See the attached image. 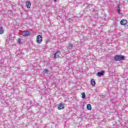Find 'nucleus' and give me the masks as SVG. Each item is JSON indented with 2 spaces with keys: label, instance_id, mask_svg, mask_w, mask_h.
Listing matches in <instances>:
<instances>
[{
  "label": "nucleus",
  "instance_id": "nucleus-7",
  "mask_svg": "<svg viewBox=\"0 0 128 128\" xmlns=\"http://www.w3.org/2000/svg\"><path fill=\"white\" fill-rule=\"evenodd\" d=\"M104 74V71H100L97 73L98 76H102Z\"/></svg>",
  "mask_w": 128,
  "mask_h": 128
},
{
  "label": "nucleus",
  "instance_id": "nucleus-9",
  "mask_svg": "<svg viewBox=\"0 0 128 128\" xmlns=\"http://www.w3.org/2000/svg\"><path fill=\"white\" fill-rule=\"evenodd\" d=\"M4 32V28L2 26H0V34H2Z\"/></svg>",
  "mask_w": 128,
  "mask_h": 128
},
{
  "label": "nucleus",
  "instance_id": "nucleus-8",
  "mask_svg": "<svg viewBox=\"0 0 128 128\" xmlns=\"http://www.w3.org/2000/svg\"><path fill=\"white\" fill-rule=\"evenodd\" d=\"M31 6H32V4L30 3V2L27 0L26 2V6L27 8H30Z\"/></svg>",
  "mask_w": 128,
  "mask_h": 128
},
{
  "label": "nucleus",
  "instance_id": "nucleus-6",
  "mask_svg": "<svg viewBox=\"0 0 128 128\" xmlns=\"http://www.w3.org/2000/svg\"><path fill=\"white\" fill-rule=\"evenodd\" d=\"M127 22H128V21H126V20L124 19L121 20L120 22V24L122 26H126V24Z\"/></svg>",
  "mask_w": 128,
  "mask_h": 128
},
{
  "label": "nucleus",
  "instance_id": "nucleus-11",
  "mask_svg": "<svg viewBox=\"0 0 128 128\" xmlns=\"http://www.w3.org/2000/svg\"><path fill=\"white\" fill-rule=\"evenodd\" d=\"M90 84H91V86H96V81H94V80L92 79L91 80Z\"/></svg>",
  "mask_w": 128,
  "mask_h": 128
},
{
  "label": "nucleus",
  "instance_id": "nucleus-18",
  "mask_svg": "<svg viewBox=\"0 0 128 128\" xmlns=\"http://www.w3.org/2000/svg\"><path fill=\"white\" fill-rule=\"evenodd\" d=\"M48 40H46V44H48Z\"/></svg>",
  "mask_w": 128,
  "mask_h": 128
},
{
  "label": "nucleus",
  "instance_id": "nucleus-15",
  "mask_svg": "<svg viewBox=\"0 0 128 128\" xmlns=\"http://www.w3.org/2000/svg\"><path fill=\"white\" fill-rule=\"evenodd\" d=\"M18 44H21L20 38H18Z\"/></svg>",
  "mask_w": 128,
  "mask_h": 128
},
{
  "label": "nucleus",
  "instance_id": "nucleus-5",
  "mask_svg": "<svg viewBox=\"0 0 128 128\" xmlns=\"http://www.w3.org/2000/svg\"><path fill=\"white\" fill-rule=\"evenodd\" d=\"M60 50H57V52L54 54V58L56 59L57 58H58L60 56Z\"/></svg>",
  "mask_w": 128,
  "mask_h": 128
},
{
  "label": "nucleus",
  "instance_id": "nucleus-4",
  "mask_svg": "<svg viewBox=\"0 0 128 128\" xmlns=\"http://www.w3.org/2000/svg\"><path fill=\"white\" fill-rule=\"evenodd\" d=\"M64 104H62V102L60 103L58 105V109L59 110H64Z\"/></svg>",
  "mask_w": 128,
  "mask_h": 128
},
{
  "label": "nucleus",
  "instance_id": "nucleus-16",
  "mask_svg": "<svg viewBox=\"0 0 128 128\" xmlns=\"http://www.w3.org/2000/svg\"><path fill=\"white\" fill-rule=\"evenodd\" d=\"M118 14H120V9L118 8Z\"/></svg>",
  "mask_w": 128,
  "mask_h": 128
},
{
  "label": "nucleus",
  "instance_id": "nucleus-2",
  "mask_svg": "<svg viewBox=\"0 0 128 128\" xmlns=\"http://www.w3.org/2000/svg\"><path fill=\"white\" fill-rule=\"evenodd\" d=\"M36 42L38 44H40L42 42V36L38 35L36 37Z\"/></svg>",
  "mask_w": 128,
  "mask_h": 128
},
{
  "label": "nucleus",
  "instance_id": "nucleus-20",
  "mask_svg": "<svg viewBox=\"0 0 128 128\" xmlns=\"http://www.w3.org/2000/svg\"><path fill=\"white\" fill-rule=\"evenodd\" d=\"M54 2H56V0H54Z\"/></svg>",
  "mask_w": 128,
  "mask_h": 128
},
{
  "label": "nucleus",
  "instance_id": "nucleus-17",
  "mask_svg": "<svg viewBox=\"0 0 128 128\" xmlns=\"http://www.w3.org/2000/svg\"><path fill=\"white\" fill-rule=\"evenodd\" d=\"M90 4H88V6H88V8H90Z\"/></svg>",
  "mask_w": 128,
  "mask_h": 128
},
{
  "label": "nucleus",
  "instance_id": "nucleus-3",
  "mask_svg": "<svg viewBox=\"0 0 128 128\" xmlns=\"http://www.w3.org/2000/svg\"><path fill=\"white\" fill-rule=\"evenodd\" d=\"M22 35L24 36H28L30 35V32L28 30H24L22 32Z\"/></svg>",
  "mask_w": 128,
  "mask_h": 128
},
{
  "label": "nucleus",
  "instance_id": "nucleus-10",
  "mask_svg": "<svg viewBox=\"0 0 128 128\" xmlns=\"http://www.w3.org/2000/svg\"><path fill=\"white\" fill-rule=\"evenodd\" d=\"M86 108L88 110H92V105L90 104H87Z\"/></svg>",
  "mask_w": 128,
  "mask_h": 128
},
{
  "label": "nucleus",
  "instance_id": "nucleus-19",
  "mask_svg": "<svg viewBox=\"0 0 128 128\" xmlns=\"http://www.w3.org/2000/svg\"><path fill=\"white\" fill-rule=\"evenodd\" d=\"M2 67V63H0V68Z\"/></svg>",
  "mask_w": 128,
  "mask_h": 128
},
{
  "label": "nucleus",
  "instance_id": "nucleus-13",
  "mask_svg": "<svg viewBox=\"0 0 128 128\" xmlns=\"http://www.w3.org/2000/svg\"><path fill=\"white\" fill-rule=\"evenodd\" d=\"M43 72L44 74H48V70L47 69H46L44 70V71H43Z\"/></svg>",
  "mask_w": 128,
  "mask_h": 128
},
{
  "label": "nucleus",
  "instance_id": "nucleus-1",
  "mask_svg": "<svg viewBox=\"0 0 128 128\" xmlns=\"http://www.w3.org/2000/svg\"><path fill=\"white\" fill-rule=\"evenodd\" d=\"M124 56L120 54L116 55L114 57V60L116 62H120L121 60H124Z\"/></svg>",
  "mask_w": 128,
  "mask_h": 128
},
{
  "label": "nucleus",
  "instance_id": "nucleus-14",
  "mask_svg": "<svg viewBox=\"0 0 128 128\" xmlns=\"http://www.w3.org/2000/svg\"><path fill=\"white\" fill-rule=\"evenodd\" d=\"M73 46H72V44H69V48H72Z\"/></svg>",
  "mask_w": 128,
  "mask_h": 128
},
{
  "label": "nucleus",
  "instance_id": "nucleus-12",
  "mask_svg": "<svg viewBox=\"0 0 128 128\" xmlns=\"http://www.w3.org/2000/svg\"><path fill=\"white\" fill-rule=\"evenodd\" d=\"M82 98H83V99L86 98V93L82 92Z\"/></svg>",
  "mask_w": 128,
  "mask_h": 128
}]
</instances>
